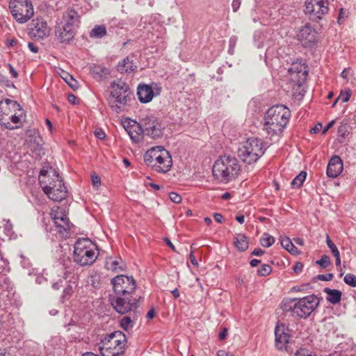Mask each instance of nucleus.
<instances>
[{"instance_id":"1","label":"nucleus","mask_w":356,"mask_h":356,"mask_svg":"<svg viewBox=\"0 0 356 356\" xmlns=\"http://www.w3.org/2000/svg\"><path fill=\"white\" fill-rule=\"evenodd\" d=\"M111 283L114 296H110V301L118 313L124 314L138 307V298L134 296L136 282L132 276L117 275L111 280Z\"/></svg>"},{"instance_id":"59","label":"nucleus","mask_w":356,"mask_h":356,"mask_svg":"<svg viewBox=\"0 0 356 356\" xmlns=\"http://www.w3.org/2000/svg\"><path fill=\"white\" fill-rule=\"evenodd\" d=\"M334 124V121L332 120L323 129V134H325Z\"/></svg>"},{"instance_id":"20","label":"nucleus","mask_w":356,"mask_h":356,"mask_svg":"<svg viewBox=\"0 0 356 356\" xmlns=\"http://www.w3.org/2000/svg\"><path fill=\"white\" fill-rule=\"evenodd\" d=\"M288 72L291 79L298 83L304 81L307 76V69L305 65L293 63Z\"/></svg>"},{"instance_id":"49","label":"nucleus","mask_w":356,"mask_h":356,"mask_svg":"<svg viewBox=\"0 0 356 356\" xmlns=\"http://www.w3.org/2000/svg\"><path fill=\"white\" fill-rule=\"evenodd\" d=\"M334 275L332 273H327L325 275H318L317 279L322 281H330L333 279Z\"/></svg>"},{"instance_id":"43","label":"nucleus","mask_w":356,"mask_h":356,"mask_svg":"<svg viewBox=\"0 0 356 356\" xmlns=\"http://www.w3.org/2000/svg\"><path fill=\"white\" fill-rule=\"evenodd\" d=\"M344 282L353 287L356 286V276L351 273H348L343 278Z\"/></svg>"},{"instance_id":"13","label":"nucleus","mask_w":356,"mask_h":356,"mask_svg":"<svg viewBox=\"0 0 356 356\" xmlns=\"http://www.w3.org/2000/svg\"><path fill=\"white\" fill-rule=\"evenodd\" d=\"M50 216L54 221L56 229L60 236L68 237L72 224L70 222L65 213V209L62 207H54L51 211Z\"/></svg>"},{"instance_id":"4","label":"nucleus","mask_w":356,"mask_h":356,"mask_svg":"<svg viewBox=\"0 0 356 356\" xmlns=\"http://www.w3.org/2000/svg\"><path fill=\"white\" fill-rule=\"evenodd\" d=\"M133 99L134 94L128 84L123 81L114 82L111 84L108 103L113 112L121 113L127 111Z\"/></svg>"},{"instance_id":"24","label":"nucleus","mask_w":356,"mask_h":356,"mask_svg":"<svg viewBox=\"0 0 356 356\" xmlns=\"http://www.w3.org/2000/svg\"><path fill=\"white\" fill-rule=\"evenodd\" d=\"M137 95L139 101L142 103L149 102L154 96L152 87L146 84H140L138 86Z\"/></svg>"},{"instance_id":"60","label":"nucleus","mask_w":356,"mask_h":356,"mask_svg":"<svg viewBox=\"0 0 356 356\" xmlns=\"http://www.w3.org/2000/svg\"><path fill=\"white\" fill-rule=\"evenodd\" d=\"M264 253V252L261 248H256L252 252V254L253 255L258 256V257L261 256Z\"/></svg>"},{"instance_id":"46","label":"nucleus","mask_w":356,"mask_h":356,"mask_svg":"<svg viewBox=\"0 0 356 356\" xmlns=\"http://www.w3.org/2000/svg\"><path fill=\"white\" fill-rule=\"evenodd\" d=\"M0 83L7 88H15L14 83L4 76H0Z\"/></svg>"},{"instance_id":"63","label":"nucleus","mask_w":356,"mask_h":356,"mask_svg":"<svg viewBox=\"0 0 356 356\" xmlns=\"http://www.w3.org/2000/svg\"><path fill=\"white\" fill-rule=\"evenodd\" d=\"M190 261L193 266H197L198 265V263H197V260L195 259V257L193 252H191L190 254Z\"/></svg>"},{"instance_id":"36","label":"nucleus","mask_w":356,"mask_h":356,"mask_svg":"<svg viewBox=\"0 0 356 356\" xmlns=\"http://www.w3.org/2000/svg\"><path fill=\"white\" fill-rule=\"evenodd\" d=\"M3 232L10 238L15 237V234L13 230V225L10 220H3Z\"/></svg>"},{"instance_id":"18","label":"nucleus","mask_w":356,"mask_h":356,"mask_svg":"<svg viewBox=\"0 0 356 356\" xmlns=\"http://www.w3.org/2000/svg\"><path fill=\"white\" fill-rule=\"evenodd\" d=\"M75 30L72 26L60 22L56 26L55 35L60 42L67 43L74 38Z\"/></svg>"},{"instance_id":"37","label":"nucleus","mask_w":356,"mask_h":356,"mask_svg":"<svg viewBox=\"0 0 356 356\" xmlns=\"http://www.w3.org/2000/svg\"><path fill=\"white\" fill-rule=\"evenodd\" d=\"M61 77L64 79V81L68 84V86L72 88L73 90H76L79 88V83L76 80H75L72 76L69 74L67 72H64L63 75Z\"/></svg>"},{"instance_id":"26","label":"nucleus","mask_w":356,"mask_h":356,"mask_svg":"<svg viewBox=\"0 0 356 356\" xmlns=\"http://www.w3.org/2000/svg\"><path fill=\"white\" fill-rule=\"evenodd\" d=\"M134 56H129L123 59L118 65V70L121 73H130L136 69V66L134 63Z\"/></svg>"},{"instance_id":"64","label":"nucleus","mask_w":356,"mask_h":356,"mask_svg":"<svg viewBox=\"0 0 356 356\" xmlns=\"http://www.w3.org/2000/svg\"><path fill=\"white\" fill-rule=\"evenodd\" d=\"M217 356H234V355H229L228 353L225 352V350H220L217 353Z\"/></svg>"},{"instance_id":"11","label":"nucleus","mask_w":356,"mask_h":356,"mask_svg":"<svg viewBox=\"0 0 356 356\" xmlns=\"http://www.w3.org/2000/svg\"><path fill=\"white\" fill-rule=\"evenodd\" d=\"M264 152V143L257 138H248L238 150V156L248 164L256 162Z\"/></svg>"},{"instance_id":"44","label":"nucleus","mask_w":356,"mask_h":356,"mask_svg":"<svg viewBox=\"0 0 356 356\" xmlns=\"http://www.w3.org/2000/svg\"><path fill=\"white\" fill-rule=\"evenodd\" d=\"M326 243L328 248L330 249V251L332 253L333 256L340 254L337 247L331 241L328 234H326Z\"/></svg>"},{"instance_id":"39","label":"nucleus","mask_w":356,"mask_h":356,"mask_svg":"<svg viewBox=\"0 0 356 356\" xmlns=\"http://www.w3.org/2000/svg\"><path fill=\"white\" fill-rule=\"evenodd\" d=\"M351 96V91L350 90L348 89L344 91H341L339 96L337 98V99L334 101L333 104V106H334L337 104V102L339 100H341V102L345 103L349 101L350 97Z\"/></svg>"},{"instance_id":"28","label":"nucleus","mask_w":356,"mask_h":356,"mask_svg":"<svg viewBox=\"0 0 356 356\" xmlns=\"http://www.w3.org/2000/svg\"><path fill=\"white\" fill-rule=\"evenodd\" d=\"M324 293L327 294L326 300L333 305H337L340 302L341 300L342 293L337 289H332L330 288H325Z\"/></svg>"},{"instance_id":"16","label":"nucleus","mask_w":356,"mask_h":356,"mask_svg":"<svg viewBox=\"0 0 356 356\" xmlns=\"http://www.w3.org/2000/svg\"><path fill=\"white\" fill-rule=\"evenodd\" d=\"M29 34L34 38L43 39L49 35L51 29L42 18H35L29 24Z\"/></svg>"},{"instance_id":"34","label":"nucleus","mask_w":356,"mask_h":356,"mask_svg":"<svg viewBox=\"0 0 356 356\" xmlns=\"http://www.w3.org/2000/svg\"><path fill=\"white\" fill-rule=\"evenodd\" d=\"M306 177H307V173L304 171H302L291 181L292 187L295 188H300L302 185L304 181L305 180Z\"/></svg>"},{"instance_id":"6","label":"nucleus","mask_w":356,"mask_h":356,"mask_svg":"<svg viewBox=\"0 0 356 356\" xmlns=\"http://www.w3.org/2000/svg\"><path fill=\"white\" fill-rule=\"evenodd\" d=\"M144 161L147 166L161 173L170 171L172 165L170 153L162 146H155L148 149L144 154Z\"/></svg>"},{"instance_id":"33","label":"nucleus","mask_w":356,"mask_h":356,"mask_svg":"<svg viewBox=\"0 0 356 356\" xmlns=\"http://www.w3.org/2000/svg\"><path fill=\"white\" fill-rule=\"evenodd\" d=\"M106 35V29L104 25H96L90 32V36L94 38H102Z\"/></svg>"},{"instance_id":"23","label":"nucleus","mask_w":356,"mask_h":356,"mask_svg":"<svg viewBox=\"0 0 356 356\" xmlns=\"http://www.w3.org/2000/svg\"><path fill=\"white\" fill-rule=\"evenodd\" d=\"M128 134L134 143H139L143 139V135L145 134V128L142 123L139 124L136 121H132V124L127 129Z\"/></svg>"},{"instance_id":"32","label":"nucleus","mask_w":356,"mask_h":356,"mask_svg":"<svg viewBox=\"0 0 356 356\" xmlns=\"http://www.w3.org/2000/svg\"><path fill=\"white\" fill-rule=\"evenodd\" d=\"M282 246L291 254L297 255L300 253L299 250L293 245L289 237H284L281 239Z\"/></svg>"},{"instance_id":"5","label":"nucleus","mask_w":356,"mask_h":356,"mask_svg":"<svg viewBox=\"0 0 356 356\" xmlns=\"http://www.w3.org/2000/svg\"><path fill=\"white\" fill-rule=\"evenodd\" d=\"M240 170L241 166L236 157L225 155L216 161L212 172L216 179L227 184L238 177Z\"/></svg>"},{"instance_id":"35","label":"nucleus","mask_w":356,"mask_h":356,"mask_svg":"<svg viewBox=\"0 0 356 356\" xmlns=\"http://www.w3.org/2000/svg\"><path fill=\"white\" fill-rule=\"evenodd\" d=\"M8 300L10 304L19 308L22 305V300L20 296L16 292H12L10 294H7Z\"/></svg>"},{"instance_id":"61","label":"nucleus","mask_w":356,"mask_h":356,"mask_svg":"<svg viewBox=\"0 0 356 356\" xmlns=\"http://www.w3.org/2000/svg\"><path fill=\"white\" fill-rule=\"evenodd\" d=\"M17 40L16 39H10V40H7L6 45L8 47H11L15 46L17 44Z\"/></svg>"},{"instance_id":"29","label":"nucleus","mask_w":356,"mask_h":356,"mask_svg":"<svg viewBox=\"0 0 356 356\" xmlns=\"http://www.w3.org/2000/svg\"><path fill=\"white\" fill-rule=\"evenodd\" d=\"M90 72L97 80H100L104 76L109 73L108 69L99 65H93L90 67Z\"/></svg>"},{"instance_id":"14","label":"nucleus","mask_w":356,"mask_h":356,"mask_svg":"<svg viewBox=\"0 0 356 356\" xmlns=\"http://www.w3.org/2000/svg\"><path fill=\"white\" fill-rule=\"evenodd\" d=\"M305 13L314 22H318L328 13L327 0H305Z\"/></svg>"},{"instance_id":"10","label":"nucleus","mask_w":356,"mask_h":356,"mask_svg":"<svg viewBox=\"0 0 356 356\" xmlns=\"http://www.w3.org/2000/svg\"><path fill=\"white\" fill-rule=\"evenodd\" d=\"M22 107L16 102L6 99L0 101V124L8 129H17L18 126L13 125L18 124L22 118Z\"/></svg>"},{"instance_id":"25","label":"nucleus","mask_w":356,"mask_h":356,"mask_svg":"<svg viewBox=\"0 0 356 356\" xmlns=\"http://www.w3.org/2000/svg\"><path fill=\"white\" fill-rule=\"evenodd\" d=\"M136 309L137 307L129 311L127 313L130 312V314L121 319L120 325L123 330L128 331L134 327L138 316Z\"/></svg>"},{"instance_id":"9","label":"nucleus","mask_w":356,"mask_h":356,"mask_svg":"<svg viewBox=\"0 0 356 356\" xmlns=\"http://www.w3.org/2000/svg\"><path fill=\"white\" fill-rule=\"evenodd\" d=\"M319 304L318 298L314 295L307 296L302 298L289 300L283 305L284 310H289L293 315L306 318L316 309Z\"/></svg>"},{"instance_id":"53","label":"nucleus","mask_w":356,"mask_h":356,"mask_svg":"<svg viewBox=\"0 0 356 356\" xmlns=\"http://www.w3.org/2000/svg\"><path fill=\"white\" fill-rule=\"evenodd\" d=\"M241 6V0H233L232 9L234 12H236Z\"/></svg>"},{"instance_id":"55","label":"nucleus","mask_w":356,"mask_h":356,"mask_svg":"<svg viewBox=\"0 0 356 356\" xmlns=\"http://www.w3.org/2000/svg\"><path fill=\"white\" fill-rule=\"evenodd\" d=\"M227 336V330L224 328L218 334V338L220 340H224L226 339Z\"/></svg>"},{"instance_id":"19","label":"nucleus","mask_w":356,"mask_h":356,"mask_svg":"<svg viewBox=\"0 0 356 356\" xmlns=\"http://www.w3.org/2000/svg\"><path fill=\"white\" fill-rule=\"evenodd\" d=\"M275 346L278 350H286L290 336L283 325H277L275 329Z\"/></svg>"},{"instance_id":"50","label":"nucleus","mask_w":356,"mask_h":356,"mask_svg":"<svg viewBox=\"0 0 356 356\" xmlns=\"http://www.w3.org/2000/svg\"><path fill=\"white\" fill-rule=\"evenodd\" d=\"M94 133L95 136L100 140H103L106 137L105 133L102 129H96Z\"/></svg>"},{"instance_id":"17","label":"nucleus","mask_w":356,"mask_h":356,"mask_svg":"<svg viewBox=\"0 0 356 356\" xmlns=\"http://www.w3.org/2000/svg\"><path fill=\"white\" fill-rule=\"evenodd\" d=\"M297 38L305 47H309L316 42V31L309 24L302 26L297 34Z\"/></svg>"},{"instance_id":"48","label":"nucleus","mask_w":356,"mask_h":356,"mask_svg":"<svg viewBox=\"0 0 356 356\" xmlns=\"http://www.w3.org/2000/svg\"><path fill=\"white\" fill-rule=\"evenodd\" d=\"M92 184L94 187L98 188L101 185L100 177L97 175H92L91 177Z\"/></svg>"},{"instance_id":"15","label":"nucleus","mask_w":356,"mask_h":356,"mask_svg":"<svg viewBox=\"0 0 356 356\" xmlns=\"http://www.w3.org/2000/svg\"><path fill=\"white\" fill-rule=\"evenodd\" d=\"M145 128V134L153 139H158L163 136V127L157 118L153 116L146 117L142 120Z\"/></svg>"},{"instance_id":"54","label":"nucleus","mask_w":356,"mask_h":356,"mask_svg":"<svg viewBox=\"0 0 356 356\" xmlns=\"http://www.w3.org/2000/svg\"><path fill=\"white\" fill-rule=\"evenodd\" d=\"M322 129V124L321 123H318L315 125L314 127H313L311 129V133L312 134H317L320 131V130Z\"/></svg>"},{"instance_id":"42","label":"nucleus","mask_w":356,"mask_h":356,"mask_svg":"<svg viewBox=\"0 0 356 356\" xmlns=\"http://www.w3.org/2000/svg\"><path fill=\"white\" fill-rule=\"evenodd\" d=\"M349 127L347 124H341L338 128V134L339 137L345 138L349 134Z\"/></svg>"},{"instance_id":"51","label":"nucleus","mask_w":356,"mask_h":356,"mask_svg":"<svg viewBox=\"0 0 356 356\" xmlns=\"http://www.w3.org/2000/svg\"><path fill=\"white\" fill-rule=\"evenodd\" d=\"M293 269L296 273H299L303 269V264L301 262H296Z\"/></svg>"},{"instance_id":"40","label":"nucleus","mask_w":356,"mask_h":356,"mask_svg":"<svg viewBox=\"0 0 356 356\" xmlns=\"http://www.w3.org/2000/svg\"><path fill=\"white\" fill-rule=\"evenodd\" d=\"M266 237H263L261 238L260 243L263 247L268 248L275 243V239L270 235L266 234Z\"/></svg>"},{"instance_id":"58","label":"nucleus","mask_w":356,"mask_h":356,"mask_svg":"<svg viewBox=\"0 0 356 356\" xmlns=\"http://www.w3.org/2000/svg\"><path fill=\"white\" fill-rule=\"evenodd\" d=\"M213 218L217 222H219V223L222 222L223 217L220 213H213Z\"/></svg>"},{"instance_id":"8","label":"nucleus","mask_w":356,"mask_h":356,"mask_svg":"<svg viewBox=\"0 0 356 356\" xmlns=\"http://www.w3.org/2000/svg\"><path fill=\"white\" fill-rule=\"evenodd\" d=\"M126 336L121 331H115L102 337L98 349L102 356H122L125 350Z\"/></svg>"},{"instance_id":"12","label":"nucleus","mask_w":356,"mask_h":356,"mask_svg":"<svg viewBox=\"0 0 356 356\" xmlns=\"http://www.w3.org/2000/svg\"><path fill=\"white\" fill-rule=\"evenodd\" d=\"M9 8L13 17L21 24L28 22L34 13L32 3L29 0L10 1Z\"/></svg>"},{"instance_id":"3","label":"nucleus","mask_w":356,"mask_h":356,"mask_svg":"<svg viewBox=\"0 0 356 356\" xmlns=\"http://www.w3.org/2000/svg\"><path fill=\"white\" fill-rule=\"evenodd\" d=\"M291 116L290 110L284 105H275L268 109L264 117V129L270 136L281 134Z\"/></svg>"},{"instance_id":"31","label":"nucleus","mask_w":356,"mask_h":356,"mask_svg":"<svg viewBox=\"0 0 356 356\" xmlns=\"http://www.w3.org/2000/svg\"><path fill=\"white\" fill-rule=\"evenodd\" d=\"M234 245L240 251H245L248 248V242L247 237L243 234H237L234 237Z\"/></svg>"},{"instance_id":"56","label":"nucleus","mask_w":356,"mask_h":356,"mask_svg":"<svg viewBox=\"0 0 356 356\" xmlns=\"http://www.w3.org/2000/svg\"><path fill=\"white\" fill-rule=\"evenodd\" d=\"M63 286V280H59L58 282H54L53 284H52V288L54 289V290H58L60 289V288Z\"/></svg>"},{"instance_id":"27","label":"nucleus","mask_w":356,"mask_h":356,"mask_svg":"<svg viewBox=\"0 0 356 356\" xmlns=\"http://www.w3.org/2000/svg\"><path fill=\"white\" fill-rule=\"evenodd\" d=\"M78 286V279L74 276L68 281L67 286L64 289L61 299L63 301L69 300L74 293Z\"/></svg>"},{"instance_id":"47","label":"nucleus","mask_w":356,"mask_h":356,"mask_svg":"<svg viewBox=\"0 0 356 356\" xmlns=\"http://www.w3.org/2000/svg\"><path fill=\"white\" fill-rule=\"evenodd\" d=\"M169 197L172 202L176 204L180 203L182 200L181 197L179 194L174 192L169 193Z\"/></svg>"},{"instance_id":"22","label":"nucleus","mask_w":356,"mask_h":356,"mask_svg":"<svg viewBox=\"0 0 356 356\" xmlns=\"http://www.w3.org/2000/svg\"><path fill=\"white\" fill-rule=\"evenodd\" d=\"M61 22L76 29L80 23V16L75 10L67 8L63 13Z\"/></svg>"},{"instance_id":"7","label":"nucleus","mask_w":356,"mask_h":356,"mask_svg":"<svg viewBox=\"0 0 356 356\" xmlns=\"http://www.w3.org/2000/svg\"><path fill=\"white\" fill-rule=\"evenodd\" d=\"M99 255L96 245L89 238H79L74 245L73 258L81 266H91Z\"/></svg>"},{"instance_id":"52","label":"nucleus","mask_w":356,"mask_h":356,"mask_svg":"<svg viewBox=\"0 0 356 356\" xmlns=\"http://www.w3.org/2000/svg\"><path fill=\"white\" fill-rule=\"evenodd\" d=\"M8 67L9 68V72H10L12 77L15 78V79L17 78L18 77V73L15 70V68L13 67V65L11 64H8Z\"/></svg>"},{"instance_id":"38","label":"nucleus","mask_w":356,"mask_h":356,"mask_svg":"<svg viewBox=\"0 0 356 356\" xmlns=\"http://www.w3.org/2000/svg\"><path fill=\"white\" fill-rule=\"evenodd\" d=\"M0 286L3 291H8V294L15 292L14 284L8 278H5L0 284Z\"/></svg>"},{"instance_id":"62","label":"nucleus","mask_w":356,"mask_h":356,"mask_svg":"<svg viewBox=\"0 0 356 356\" xmlns=\"http://www.w3.org/2000/svg\"><path fill=\"white\" fill-rule=\"evenodd\" d=\"M67 100L72 104H76V97L73 94H70L67 97Z\"/></svg>"},{"instance_id":"41","label":"nucleus","mask_w":356,"mask_h":356,"mask_svg":"<svg viewBox=\"0 0 356 356\" xmlns=\"http://www.w3.org/2000/svg\"><path fill=\"white\" fill-rule=\"evenodd\" d=\"M272 272V268L268 264H263L258 270L257 274L259 276H267Z\"/></svg>"},{"instance_id":"57","label":"nucleus","mask_w":356,"mask_h":356,"mask_svg":"<svg viewBox=\"0 0 356 356\" xmlns=\"http://www.w3.org/2000/svg\"><path fill=\"white\" fill-rule=\"evenodd\" d=\"M28 47L30 49V51H31L33 53H37L38 51V47L32 42L28 43Z\"/></svg>"},{"instance_id":"30","label":"nucleus","mask_w":356,"mask_h":356,"mask_svg":"<svg viewBox=\"0 0 356 356\" xmlns=\"http://www.w3.org/2000/svg\"><path fill=\"white\" fill-rule=\"evenodd\" d=\"M105 268L113 272L118 270H124V266L120 265V261L116 259H113L111 257L107 258L105 261Z\"/></svg>"},{"instance_id":"45","label":"nucleus","mask_w":356,"mask_h":356,"mask_svg":"<svg viewBox=\"0 0 356 356\" xmlns=\"http://www.w3.org/2000/svg\"><path fill=\"white\" fill-rule=\"evenodd\" d=\"M316 263L321 267L325 268L330 264V259L327 255L323 254L319 260L316 261Z\"/></svg>"},{"instance_id":"21","label":"nucleus","mask_w":356,"mask_h":356,"mask_svg":"<svg viewBox=\"0 0 356 356\" xmlns=\"http://www.w3.org/2000/svg\"><path fill=\"white\" fill-rule=\"evenodd\" d=\"M343 170V162L338 156H334L330 160L327 167V175L329 177L335 178Z\"/></svg>"},{"instance_id":"2","label":"nucleus","mask_w":356,"mask_h":356,"mask_svg":"<svg viewBox=\"0 0 356 356\" xmlns=\"http://www.w3.org/2000/svg\"><path fill=\"white\" fill-rule=\"evenodd\" d=\"M40 184L44 193L54 201H61L67 196V188L55 170L47 172L42 170L39 176Z\"/></svg>"}]
</instances>
